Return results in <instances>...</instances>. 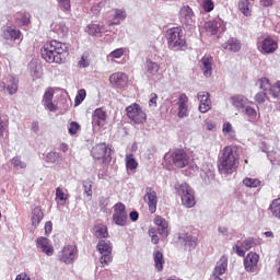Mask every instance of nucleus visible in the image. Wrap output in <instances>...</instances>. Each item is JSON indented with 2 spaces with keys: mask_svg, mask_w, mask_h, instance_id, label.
Here are the masks:
<instances>
[{
  "mask_svg": "<svg viewBox=\"0 0 280 280\" xmlns=\"http://www.w3.org/2000/svg\"><path fill=\"white\" fill-rule=\"evenodd\" d=\"M1 32L4 40H19L21 38V31L16 26L4 25L1 27Z\"/></svg>",
  "mask_w": 280,
  "mask_h": 280,
  "instance_id": "4be33fe9",
  "label": "nucleus"
},
{
  "mask_svg": "<svg viewBox=\"0 0 280 280\" xmlns=\"http://www.w3.org/2000/svg\"><path fill=\"white\" fill-rule=\"evenodd\" d=\"M84 194L91 198L93 196V180L86 179L83 182Z\"/></svg>",
  "mask_w": 280,
  "mask_h": 280,
  "instance_id": "09e8293b",
  "label": "nucleus"
},
{
  "mask_svg": "<svg viewBox=\"0 0 280 280\" xmlns=\"http://www.w3.org/2000/svg\"><path fill=\"white\" fill-rule=\"evenodd\" d=\"M106 32H110V26L100 25V24H89L88 25V34L90 36H102V34H106Z\"/></svg>",
  "mask_w": 280,
  "mask_h": 280,
  "instance_id": "bb28decb",
  "label": "nucleus"
},
{
  "mask_svg": "<svg viewBox=\"0 0 280 280\" xmlns=\"http://www.w3.org/2000/svg\"><path fill=\"white\" fill-rule=\"evenodd\" d=\"M273 25L275 26V32H277L278 34H280V18L279 16H275L273 19Z\"/></svg>",
  "mask_w": 280,
  "mask_h": 280,
  "instance_id": "338daca9",
  "label": "nucleus"
},
{
  "mask_svg": "<svg viewBox=\"0 0 280 280\" xmlns=\"http://www.w3.org/2000/svg\"><path fill=\"white\" fill-rule=\"evenodd\" d=\"M67 190L57 187L56 188V201L65 205L67 200H69V194L66 192Z\"/></svg>",
  "mask_w": 280,
  "mask_h": 280,
  "instance_id": "ea45409f",
  "label": "nucleus"
},
{
  "mask_svg": "<svg viewBox=\"0 0 280 280\" xmlns=\"http://www.w3.org/2000/svg\"><path fill=\"white\" fill-rule=\"evenodd\" d=\"M126 113L128 119L133 121V124H145L148 121V114L143 112L140 104L132 103L126 107Z\"/></svg>",
  "mask_w": 280,
  "mask_h": 280,
  "instance_id": "39448f33",
  "label": "nucleus"
},
{
  "mask_svg": "<svg viewBox=\"0 0 280 280\" xmlns=\"http://www.w3.org/2000/svg\"><path fill=\"white\" fill-rule=\"evenodd\" d=\"M143 201L148 205L150 213H156V207L159 205V196L154 191V188L147 187Z\"/></svg>",
  "mask_w": 280,
  "mask_h": 280,
  "instance_id": "f8f14e48",
  "label": "nucleus"
},
{
  "mask_svg": "<svg viewBox=\"0 0 280 280\" xmlns=\"http://www.w3.org/2000/svg\"><path fill=\"white\" fill-rule=\"evenodd\" d=\"M57 3L63 12H69V10H71V0H57Z\"/></svg>",
  "mask_w": 280,
  "mask_h": 280,
  "instance_id": "5fc2aeb1",
  "label": "nucleus"
},
{
  "mask_svg": "<svg viewBox=\"0 0 280 280\" xmlns=\"http://www.w3.org/2000/svg\"><path fill=\"white\" fill-rule=\"evenodd\" d=\"M92 156L96 161H102L104 163L107 159H110V151H108L106 143H100L93 148Z\"/></svg>",
  "mask_w": 280,
  "mask_h": 280,
  "instance_id": "dca6fc26",
  "label": "nucleus"
},
{
  "mask_svg": "<svg viewBox=\"0 0 280 280\" xmlns=\"http://www.w3.org/2000/svg\"><path fill=\"white\" fill-rule=\"evenodd\" d=\"M153 261L158 272H163V266H165V258L163 257V253L155 250L153 253Z\"/></svg>",
  "mask_w": 280,
  "mask_h": 280,
  "instance_id": "f704fd0d",
  "label": "nucleus"
},
{
  "mask_svg": "<svg viewBox=\"0 0 280 280\" xmlns=\"http://www.w3.org/2000/svg\"><path fill=\"white\" fill-rule=\"evenodd\" d=\"M9 95H14L19 91V78L9 77V84L7 85Z\"/></svg>",
  "mask_w": 280,
  "mask_h": 280,
  "instance_id": "4c0bfd02",
  "label": "nucleus"
},
{
  "mask_svg": "<svg viewBox=\"0 0 280 280\" xmlns=\"http://www.w3.org/2000/svg\"><path fill=\"white\" fill-rule=\"evenodd\" d=\"M154 222L158 226L159 235H161L162 237H167V235H170V233L167 232V221L163 217L158 215Z\"/></svg>",
  "mask_w": 280,
  "mask_h": 280,
  "instance_id": "7c9ffc66",
  "label": "nucleus"
},
{
  "mask_svg": "<svg viewBox=\"0 0 280 280\" xmlns=\"http://www.w3.org/2000/svg\"><path fill=\"white\" fill-rule=\"evenodd\" d=\"M256 86H258V89L261 91H269V93H272V84H270V80H268V78L259 79Z\"/></svg>",
  "mask_w": 280,
  "mask_h": 280,
  "instance_id": "a19ab883",
  "label": "nucleus"
},
{
  "mask_svg": "<svg viewBox=\"0 0 280 280\" xmlns=\"http://www.w3.org/2000/svg\"><path fill=\"white\" fill-rule=\"evenodd\" d=\"M238 10L244 14V16H250V2L248 0H240Z\"/></svg>",
  "mask_w": 280,
  "mask_h": 280,
  "instance_id": "37998d69",
  "label": "nucleus"
},
{
  "mask_svg": "<svg viewBox=\"0 0 280 280\" xmlns=\"http://www.w3.org/2000/svg\"><path fill=\"white\" fill-rule=\"evenodd\" d=\"M149 235L151 236L152 244H159V235L154 234V230L149 231Z\"/></svg>",
  "mask_w": 280,
  "mask_h": 280,
  "instance_id": "69168bd1",
  "label": "nucleus"
},
{
  "mask_svg": "<svg viewBox=\"0 0 280 280\" xmlns=\"http://www.w3.org/2000/svg\"><path fill=\"white\" fill-rule=\"evenodd\" d=\"M124 54H126V48H117L115 50H113L107 58H121V56H124Z\"/></svg>",
  "mask_w": 280,
  "mask_h": 280,
  "instance_id": "4d7b16f0",
  "label": "nucleus"
},
{
  "mask_svg": "<svg viewBox=\"0 0 280 280\" xmlns=\"http://www.w3.org/2000/svg\"><path fill=\"white\" fill-rule=\"evenodd\" d=\"M125 161H126V168L130 170L131 172L133 170H137V167H139V163L135 159L133 154H127L125 158Z\"/></svg>",
  "mask_w": 280,
  "mask_h": 280,
  "instance_id": "79ce46f5",
  "label": "nucleus"
},
{
  "mask_svg": "<svg viewBox=\"0 0 280 280\" xmlns=\"http://www.w3.org/2000/svg\"><path fill=\"white\" fill-rule=\"evenodd\" d=\"M269 211H271L275 218L280 220V198L273 199L269 206Z\"/></svg>",
  "mask_w": 280,
  "mask_h": 280,
  "instance_id": "c03bdc74",
  "label": "nucleus"
},
{
  "mask_svg": "<svg viewBox=\"0 0 280 280\" xmlns=\"http://www.w3.org/2000/svg\"><path fill=\"white\" fill-rule=\"evenodd\" d=\"M224 49L236 54L237 51H240V49H242V44L240 43V40H237V38L232 37L226 42Z\"/></svg>",
  "mask_w": 280,
  "mask_h": 280,
  "instance_id": "e433bc0d",
  "label": "nucleus"
},
{
  "mask_svg": "<svg viewBox=\"0 0 280 280\" xmlns=\"http://www.w3.org/2000/svg\"><path fill=\"white\" fill-rule=\"evenodd\" d=\"M258 51L260 54H275L279 49V44L270 37L257 42Z\"/></svg>",
  "mask_w": 280,
  "mask_h": 280,
  "instance_id": "ddd939ff",
  "label": "nucleus"
},
{
  "mask_svg": "<svg viewBox=\"0 0 280 280\" xmlns=\"http://www.w3.org/2000/svg\"><path fill=\"white\" fill-rule=\"evenodd\" d=\"M243 115H246V117H248V121H255V119H257V109H255V107H253V105H246L243 109H242Z\"/></svg>",
  "mask_w": 280,
  "mask_h": 280,
  "instance_id": "58836bf2",
  "label": "nucleus"
},
{
  "mask_svg": "<svg viewBox=\"0 0 280 280\" xmlns=\"http://www.w3.org/2000/svg\"><path fill=\"white\" fill-rule=\"evenodd\" d=\"M90 62L88 57L82 56L80 61H79V67H82L83 69H86V67H89Z\"/></svg>",
  "mask_w": 280,
  "mask_h": 280,
  "instance_id": "e2e57ef3",
  "label": "nucleus"
},
{
  "mask_svg": "<svg viewBox=\"0 0 280 280\" xmlns=\"http://www.w3.org/2000/svg\"><path fill=\"white\" fill-rule=\"evenodd\" d=\"M11 165L14 170H25V167H27V164L21 160V156H14L11 160Z\"/></svg>",
  "mask_w": 280,
  "mask_h": 280,
  "instance_id": "49530a36",
  "label": "nucleus"
},
{
  "mask_svg": "<svg viewBox=\"0 0 280 280\" xmlns=\"http://www.w3.org/2000/svg\"><path fill=\"white\" fill-rule=\"evenodd\" d=\"M178 240L182 244H184L185 247L188 248V250H194L196 246H198V237L191 234L182 233L179 234Z\"/></svg>",
  "mask_w": 280,
  "mask_h": 280,
  "instance_id": "393cba45",
  "label": "nucleus"
},
{
  "mask_svg": "<svg viewBox=\"0 0 280 280\" xmlns=\"http://www.w3.org/2000/svg\"><path fill=\"white\" fill-rule=\"evenodd\" d=\"M58 159H60V154L58 152L50 151L46 154L47 163H56V161H58Z\"/></svg>",
  "mask_w": 280,
  "mask_h": 280,
  "instance_id": "6e6d98bb",
  "label": "nucleus"
},
{
  "mask_svg": "<svg viewBox=\"0 0 280 280\" xmlns=\"http://www.w3.org/2000/svg\"><path fill=\"white\" fill-rule=\"evenodd\" d=\"M161 70V65L156 61H153L151 59H147L144 63V71L148 78H154V75L159 74V71Z\"/></svg>",
  "mask_w": 280,
  "mask_h": 280,
  "instance_id": "a878e982",
  "label": "nucleus"
},
{
  "mask_svg": "<svg viewBox=\"0 0 280 280\" xmlns=\"http://www.w3.org/2000/svg\"><path fill=\"white\" fill-rule=\"evenodd\" d=\"M214 172H215V168L213 167V165L209 163H203L201 165L200 176L205 180V183H207V180H211V178H213Z\"/></svg>",
  "mask_w": 280,
  "mask_h": 280,
  "instance_id": "c756f323",
  "label": "nucleus"
},
{
  "mask_svg": "<svg viewBox=\"0 0 280 280\" xmlns=\"http://www.w3.org/2000/svg\"><path fill=\"white\" fill-rule=\"evenodd\" d=\"M52 32L59 36V38H66L69 35V27L65 22H59L55 24Z\"/></svg>",
  "mask_w": 280,
  "mask_h": 280,
  "instance_id": "72a5a7b5",
  "label": "nucleus"
},
{
  "mask_svg": "<svg viewBox=\"0 0 280 280\" xmlns=\"http://www.w3.org/2000/svg\"><path fill=\"white\" fill-rule=\"evenodd\" d=\"M112 220L116 226H126V224H128V212H126V205L122 202H117L114 206Z\"/></svg>",
  "mask_w": 280,
  "mask_h": 280,
  "instance_id": "6e6552de",
  "label": "nucleus"
},
{
  "mask_svg": "<svg viewBox=\"0 0 280 280\" xmlns=\"http://www.w3.org/2000/svg\"><path fill=\"white\" fill-rule=\"evenodd\" d=\"M254 246H257V243H255V238L250 237L244 240L241 246L234 245L232 250H234L238 257H246V250H250V248H254Z\"/></svg>",
  "mask_w": 280,
  "mask_h": 280,
  "instance_id": "f3484780",
  "label": "nucleus"
},
{
  "mask_svg": "<svg viewBox=\"0 0 280 280\" xmlns=\"http://www.w3.org/2000/svg\"><path fill=\"white\" fill-rule=\"evenodd\" d=\"M170 159L175 167H187L190 161L189 155L183 149L173 151Z\"/></svg>",
  "mask_w": 280,
  "mask_h": 280,
  "instance_id": "9b49d317",
  "label": "nucleus"
},
{
  "mask_svg": "<svg viewBox=\"0 0 280 280\" xmlns=\"http://www.w3.org/2000/svg\"><path fill=\"white\" fill-rule=\"evenodd\" d=\"M108 114L103 108H96L92 114V126L93 128H104Z\"/></svg>",
  "mask_w": 280,
  "mask_h": 280,
  "instance_id": "2eb2a0df",
  "label": "nucleus"
},
{
  "mask_svg": "<svg viewBox=\"0 0 280 280\" xmlns=\"http://www.w3.org/2000/svg\"><path fill=\"white\" fill-rule=\"evenodd\" d=\"M159 100V95L156 93H151L150 94V100H149V106L151 108H156V101Z\"/></svg>",
  "mask_w": 280,
  "mask_h": 280,
  "instance_id": "052dcab7",
  "label": "nucleus"
},
{
  "mask_svg": "<svg viewBox=\"0 0 280 280\" xmlns=\"http://www.w3.org/2000/svg\"><path fill=\"white\" fill-rule=\"evenodd\" d=\"M231 102L234 108H237V110H240L248 104V98H246L244 95H234L231 97Z\"/></svg>",
  "mask_w": 280,
  "mask_h": 280,
  "instance_id": "c9c22d12",
  "label": "nucleus"
},
{
  "mask_svg": "<svg viewBox=\"0 0 280 280\" xmlns=\"http://www.w3.org/2000/svg\"><path fill=\"white\" fill-rule=\"evenodd\" d=\"M37 248H40L42 252L45 253L48 257H51L54 255V246L49 244V238L47 237H38L36 240Z\"/></svg>",
  "mask_w": 280,
  "mask_h": 280,
  "instance_id": "cd10ccee",
  "label": "nucleus"
},
{
  "mask_svg": "<svg viewBox=\"0 0 280 280\" xmlns=\"http://www.w3.org/2000/svg\"><path fill=\"white\" fill-rule=\"evenodd\" d=\"M200 69L205 78H211L213 73V57H211V55H206L201 58Z\"/></svg>",
  "mask_w": 280,
  "mask_h": 280,
  "instance_id": "b1692460",
  "label": "nucleus"
},
{
  "mask_svg": "<svg viewBox=\"0 0 280 280\" xmlns=\"http://www.w3.org/2000/svg\"><path fill=\"white\" fill-rule=\"evenodd\" d=\"M96 248L101 255L100 264L102 266H108V264L113 261V247H110V241H98Z\"/></svg>",
  "mask_w": 280,
  "mask_h": 280,
  "instance_id": "423d86ee",
  "label": "nucleus"
},
{
  "mask_svg": "<svg viewBox=\"0 0 280 280\" xmlns=\"http://www.w3.org/2000/svg\"><path fill=\"white\" fill-rule=\"evenodd\" d=\"M10 137V131L8 130V125L0 118V141L1 139H8Z\"/></svg>",
  "mask_w": 280,
  "mask_h": 280,
  "instance_id": "8fccbe9b",
  "label": "nucleus"
},
{
  "mask_svg": "<svg viewBox=\"0 0 280 280\" xmlns=\"http://www.w3.org/2000/svg\"><path fill=\"white\" fill-rule=\"evenodd\" d=\"M126 16H128L126 10L115 9L114 21L107 23L108 27H113V25H119V21H126Z\"/></svg>",
  "mask_w": 280,
  "mask_h": 280,
  "instance_id": "473e14b6",
  "label": "nucleus"
},
{
  "mask_svg": "<svg viewBox=\"0 0 280 280\" xmlns=\"http://www.w3.org/2000/svg\"><path fill=\"white\" fill-rule=\"evenodd\" d=\"M243 185H245V187L256 188L259 187V185H261V180L257 178L246 177L243 179Z\"/></svg>",
  "mask_w": 280,
  "mask_h": 280,
  "instance_id": "de8ad7c7",
  "label": "nucleus"
},
{
  "mask_svg": "<svg viewBox=\"0 0 280 280\" xmlns=\"http://www.w3.org/2000/svg\"><path fill=\"white\" fill-rule=\"evenodd\" d=\"M226 268H229V258L226 256H222L217 262L209 280H222L220 276L226 272Z\"/></svg>",
  "mask_w": 280,
  "mask_h": 280,
  "instance_id": "4468645a",
  "label": "nucleus"
},
{
  "mask_svg": "<svg viewBox=\"0 0 280 280\" xmlns=\"http://www.w3.org/2000/svg\"><path fill=\"white\" fill-rule=\"evenodd\" d=\"M188 103H189V97H187V94L182 93L177 102V106H178L177 116L179 117V119H185V117H189V107L187 106Z\"/></svg>",
  "mask_w": 280,
  "mask_h": 280,
  "instance_id": "412c9836",
  "label": "nucleus"
},
{
  "mask_svg": "<svg viewBox=\"0 0 280 280\" xmlns=\"http://www.w3.org/2000/svg\"><path fill=\"white\" fill-rule=\"evenodd\" d=\"M81 129L80 124L78 121H71L68 127V132L71 137L78 135V131Z\"/></svg>",
  "mask_w": 280,
  "mask_h": 280,
  "instance_id": "864d4df0",
  "label": "nucleus"
},
{
  "mask_svg": "<svg viewBox=\"0 0 280 280\" xmlns=\"http://www.w3.org/2000/svg\"><path fill=\"white\" fill-rule=\"evenodd\" d=\"M15 280H30V276L25 272H21L16 276Z\"/></svg>",
  "mask_w": 280,
  "mask_h": 280,
  "instance_id": "774afa93",
  "label": "nucleus"
},
{
  "mask_svg": "<svg viewBox=\"0 0 280 280\" xmlns=\"http://www.w3.org/2000/svg\"><path fill=\"white\" fill-rule=\"evenodd\" d=\"M166 40L167 47L172 51H183L187 47V39L180 26L170 28L166 32Z\"/></svg>",
  "mask_w": 280,
  "mask_h": 280,
  "instance_id": "7ed1b4c3",
  "label": "nucleus"
},
{
  "mask_svg": "<svg viewBox=\"0 0 280 280\" xmlns=\"http://www.w3.org/2000/svg\"><path fill=\"white\" fill-rule=\"evenodd\" d=\"M58 259L66 266H70L74 264L75 259H78V246L75 245H66L61 248L58 254Z\"/></svg>",
  "mask_w": 280,
  "mask_h": 280,
  "instance_id": "0eeeda50",
  "label": "nucleus"
},
{
  "mask_svg": "<svg viewBox=\"0 0 280 280\" xmlns=\"http://www.w3.org/2000/svg\"><path fill=\"white\" fill-rule=\"evenodd\" d=\"M54 88L46 89L42 101L43 106L50 113H56V110H58V105L54 104Z\"/></svg>",
  "mask_w": 280,
  "mask_h": 280,
  "instance_id": "6ab92c4d",
  "label": "nucleus"
},
{
  "mask_svg": "<svg viewBox=\"0 0 280 280\" xmlns=\"http://www.w3.org/2000/svg\"><path fill=\"white\" fill-rule=\"evenodd\" d=\"M175 189L178 196H180L184 207L191 209V207L196 206V196L191 186H189L187 183H182L177 184Z\"/></svg>",
  "mask_w": 280,
  "mask_h": 280,
  "instance_id": "20e7f679",
  "label": "nucleus"
},
{
  "mask_svg": "<svg viewBox=\"0 0 280 280\" xmlns=\"http://www.w3.org/2000/svg\"><path fill=\"white\" fill-rule=\"evenodd\" d=\"M95 235L100 240H104L105 237H108V229L106 226H96Z\"/></svg>",
  "mask_w": 280,
  "mask_h": 280,
  "instance_id": "3c124183",
  "label": "nucleus"
},
{
  "mask_svg": "<svg viewBox=\"0 0 280 280\" xmlns=\"http://www.w3.org/2000/svg\"><path fill=\"white\" fill-rule=\"evenodd\" d=\"M272 92L271 95H273V97H277L278 95H280V81H277L275 86H271Z\"/></svg>",
  "mask_w": 280,
  "mask_h": 280,
  "instance_id": "680f3d73",
  "label": "nucleus"
},
{
  "mask_svg": "<svg viewBox=\"0 0 280 280\" xmlns=\"http://www.w3.org/2000/svg\"><path fill=\"white\" fill-rule=\"evenodd\" d=\"M266 92H258L256 95H255V102L257 104H264V102H266Z\"/></svg>",
  "mask_w": 280,
  "mask_h": 280,
  "instance_id": "bf43d9fd",
  "label": "nucleus"
},
{
  "mask_svg": "<svg viewBox=\"0 0 280 280\" xmlns=\"http://www.w3.org/2000/svg\"><path fill=\"white\" fill-rule=\"evenodd\" d=\"M85 98H86V90L84 89L79 90L74 98L75 106H80V104L84 102Z\"/></svg>",
  "mask_w": 280,
  "mask_h": 280,
  "instance_id": "603ef678",
  "label": "nucleus"
},
{
  "mask_svg": "<svg viewBox=\"0 0 280 280\" xmlns=\"http://www.w3.org/2000/svg\"><path fill=\"white\" fill-rule=\"evenodd\" d=\"M43 218H45V213H43V209L40 207H35L32 210L31 214V223L34 229H38L40 222H43Z\"/></svg>",
  "mask_w": 280,
  "mask_h": 280,
  "instance_id": "c85d7f7f",
  "label": "nucleus"
},
{
  "mask_svg": "<svg viewBox=\"0 0 280 280\" xmlns=\"http://www.w3.org/2000/svg\"><path fill=\"white\" fill-rule=\"evenodd\" d=\"M211 95L209 92H199L197 98L199 102V110L201 113H209L211 110Z\"/></svg>",
  "mask_w": 280,
  "mask_h": 280,
  "instance_id": "5701e85b",
  "label": "nucleus"
},
{
  "mask_svg": "<svg viewBox=\"0 0 280 280\" xmlns=\"http://www.w3.org/2000/svg\"><path fill=\"white\" fill-rule=\"evenodd\" d=\"M109 82L115 89H126L128 86V74L116 72L109 75Z\"/></svg>",
  "mask_w": 280,
  "mask_h": 280,
  "instance_id": "a211bd4d",
  "label": "nucleus"
},
{
  "mask_svg": "<svg viewBox=\"0 0 280 280\" xmlns=\"http://www.w3.org/2000/svg\"><path fill=\"white\" fill-rule=\"evenodd\" d=\"M222 132L224 137H229V139H235V130L233 129V125L231 122H224L222 127Z\"/></svg>",
  "mask_w": 280,
  "mask_h": 280,
  "instance_id": "a18cd8bd",
  "label": "nucleus"
},
{
  "mask_svg": "<svg viewBox=\"0 0 280 280\" xmlns=\"http://www.w3.org/2000/svg\"><path fill=\"white\" fill-rule=\"evenodd\" d=\"M202 8L205 10V12H213V1L212 0H205L202 3Z\"/></svg>",
  "mask_w": 280,
  "mask_h": 280,
  "instance_id": "13d9d810",
  "label": "nucleus"
},
{
  "mask_svg": "<svg viewBox=\"0 0 280 280\" xmlns=\"http://www.w3.org/2000/svg\"><path fill=\"white\" fill-rule=\"evenodd\" d=\"M243 266L246 272H259V254L249 252L243 260Z\"/></svg>",
  "mask_w": 280,
  "mask_h": 280,
  "instance_id": "9d476101",
  "label": "nucleus"
},
{
  "mask_svg": "<svg viewBox=\"0 0 280 280\" xmlns=\"http://www.w3.org/2000/svg\"><path fill=\"white\" fill-rule=\"evenodd\" d=\"M42 58L49 63L62 65L69 56V46L66 43L52 39L46 42L40 49Z\"/></svg>",
  "mask_w": 280,
  "mask_h": 280,
  "instance_id": "f257e3e1",
  "label": "nucleus"
},
{
  "mask_svg": "<svg viewBox=\"0 0 280 280\" xmlns=\"http://www.w3.org/2000/svg\"><path fill=\"white\" fill-rule=\"evenodd\" d=\"M240 167V148L228 145L222 150L219 159V171L222 174H233Z\"/></svg>",
  "mask_w": 280,
  "mask_h": 280,
  "instance_id": "f03ea898",
  "label": "nucleus"
},
{
  "mask_svg": "<svg viewBox=\"0 0 280 280\" xmlns=\"http://www.w3.org/2000/svg\"><path fill=\"white\" fill-rule=\"evenodd\" d=\"M218 231L219 233H221V235H223V237H229V235H231V233L229 232V228L226 226H219Z\"/></svg>",
  "mask_w": 280,
  "mask_h": 280,
  "instance_id": "0e129e2a",
  "label": "nucleus"
},
{
  "mask_svg": "<svg viewBox=\"0 0 280 280\" xmlns=\"http://www.w3.org/2000/svg\"><path fill=\"white\" fill-rule=\"evenodd\" d=\"M203 27L208 34H211V36H215L218 32H224V21L221 19H214L211 21H208L203 24Z\"/></svg>",
  "mask_w": 280,
  "mask_h": 280,
  "instance_id": "aec40b11",
  "label": "nucleus"
},
{
  "mask_svg": "<svg viewBox=\"0 0 280 280\" xmlns=\"http://www.w3.org/2000/svg\"><path fill=\"white\" fill-rule=\"evenodd\" d=\"M110 1L109 0H94L92 2L91 7V14H94V16H97L100 12H102L103 8H106V5H109Z\"/></svg>",
  "mask_w": 280,
  "mask_h": 280,
  "instance_id": "2f4dec72",
  "label": "nucleus"
},
{
  "mask_svg": "<svg viewBox=\"0 0 280 280\" xmlns=\"http://www.w3.org/2000/svg\"><path fill=\"white\" fill-rule=\"evenodd\" d=\"M178 20L182 23L183 27H191L196 23V14L189 5H184L180 8L178 13Z\"/></svg>",
  "mask_w": 280,
  "mask_h": 280,
  "instance_id": "1a4fd4ad",
  "label": "nucleus"
}]
</instances>
